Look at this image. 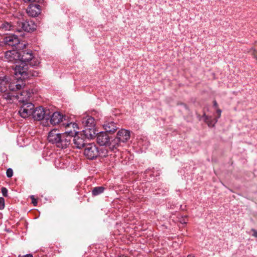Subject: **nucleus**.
<instances>
[{
	"label": "nucleus",
	"instance_id": "f257e3e1",
	"mask_svg": "<svg viewBox=\"0 0 257 257\" xmlns=\"http://www.w3.org/2000/svg\"><path fill=\"white\" fill-rule=\"evenodd\" d=\"M76 133L78 132L75 128L73 130L65 129L64 133H58L57 130H53L49 132L48 140L57 148L65 149L70 145L72 139Z\"/></svg>",
	"mask_w": 257,
	"mask_h": 257
},
{
	"label": "nucleus",
	"instance_id": "f03ea898",
	"mask_svg": "<svg viewBox=\"0 0 257 257\" xmlns=\"http://www.w3.org/2000/svg\"><path fill=\"white\" fill-rule=\"evenodd\" d=\"M81 122L84 126L83 133L88 139H92L96 137L97 131L95 128V122L93 117L87 115L81 119Z\"/></svg>",
	"mask_w": 257,
	"mask_h": 257
},
{
	"label": "nucleus",
	"instance_id": "7ed1b4c3",
	"mask_svg": "<svg viewBox=\"0 0 257 257\" xmlns=\"http://www.w3.org/2000/svg\"><path fill=\"white\" fill-rule=\"evenodd\" d=\"M13 82L9 83L8 87L10 91L9 92H6L4 94L3 97L5 99L9 101V102H13L15 100H17L18 94L16 91H20L21 89L25 86V84L23 82L21 83H18Z\"/></svg>",
	"mask_w": 257,
	"mask_h": 257
},
{
	"label": "nucleus",
	"instance_id": "20e7f679",
	"mask_svg": "<svg viewBox=\"0 0 257 257\" xmlns=\"http://www.w3.org/2000/svg\"><path fill=\"white\" fill-rule=\"evenodd\" d=\"M49 119L53 125H56L60 123L61 126L65 127L66 130L72 127V128H77V124L75 123H65L63 122V119L66 120L65 116L62 115L59 112H55L52 115L48 114Z\"/></svg>",
	"mask_w": 257,
	"mask_h": 257
},
{
	"label": "nucleus",
	"instance_id": "39448f33",
	"mask_svg": "<svg viewBox=\"0 0 257 257\" xmlns=\"http://www.w3.org/2000/svg\"><path fill=\"white\" fill-rule=\"evenodd\" d=\"M20 55V62L29 65L34 67L37 66L39 62L34 57L31 50H22L19 51Z\"/></svg>",
	"mask_w": 257,
	"mask_h": 257
},
{
	"label": "nucleus",
	"instance_id": "423d86ee",
	"mask_svg": "<svg viewBox=\"0 0 257 257\" xmlns=\"http://www.w3.org/2000/svg\"><path fill=\"white\" fill-rule=\"evenodd\" d=\"M84 155L89 160L96 159L99 156L98 147L94 143H88L85 148Z\"/></svg>",
	"mask_w": 257,
	"mask_h": 257
},
{
	"label": "nucleus",
	"instance_id": "0eeeda50",
	"mask_svg": "<svg viewBox=\"0 0 257 257\" xmlns=\"http://www.w3.org/2000/svg\"><path fill=\"white\" fill-rule=\"evenodd\" d=\"M19 110V113L23 118H27L33 114V109L34 108V104L31 102L22 103Z\"/></svg>",
	"mask_w": 257,
	"mask_h": 257
},
{
	"label": "nucleus",
	"instance_id": "6e6552de",
	"mask_svg": "<svg viewBox=\"0 0 257 257\" xmlns=\"http://www.w3.org/2000/svg\"><path fill=\"white\" fill-rule=\"evenodd\" d=\"M17 31L21 32L24 31L27 32H31L34 31L36 28V25L33 21H23L22 22H18Z\"/></svg>",
	"mask_w": 257,
	"mask_h": 257
},
{
	"label": "nucleus",
	"instance_id": "1a4fd4ad",
	"mask_svg": "<svg viewBox=\"0 0 257 257\" xmlns=\"http://www.w3.org/2000/svg\"><path fill=\"white\" fill-rule=\"evenodd\" d=\"M77 133L73 136V141L74 147H75L77 149H81L82 148L86 147L87 143V139H86L87 137L84 135V134H81L80 135L76 134Z\"/></svg>",
	"mask_w": 257,
	"mask_h": 257
},
{
	"label": "nucleus",
	"instance_id": "9d476101",
	"mask_svg": "<svg viewBox=\"0 0 257 257\" xmlns=\"http://www.w3.org/2000/svg\"><path fill=\"white\" fill-rule=\"evenodd\" d=\"M47 111L49 112V110H45L42 106L37 107L33 109L32 116L35 120H41L43 119L46 120L49 119L48 114Z\"/></svg>",
	"mask_w": 257,
	"mask_h": 257
},
{
	"label": "nucleus",
	"instance_id": "9b49d317",
	"mask_svg": "<svg viewBox=\"0 0 257 257\" xmlns=\"http://www.w3.org/2000/svg\"><path fill=\"white\" fill-rule=\"evenodd\" d=\"M28 65L21 62L20 65H16L15 68V74L16 76L20 75L23 79L27 78L29 77L28 74Z\"/></svg>",
	"mask_w": 257,
	"mask_h": 257
},
{
	"label": "nucleus",
	"instance_id": "f8f14e48",
	"mask_svg": "<svg viewBox=\"0 0 257 257\" xmlns=\"http://www.w3.org/2000/svg\"><path fill=\"white\" fill-rule=\"evenodd\" d=\"M20 55L18 51L13 50L7 51L5 57L8 62L19 63L20 62Z\"/></svg>",
	"mask_w": 257,
	"mask_h": 257
},
{
	"label": "nucleus",
	"instance_id": "ddd939ff",
	"mask_svg": "<svg viewBox=\"0 0 257 257\" xmlns=\"http://www.w3.org/2000/svg\"><path fill=\"white\" fill-rule=\"evenodd\" d=\"M119 125L114 122L111 118L105 120L103 124V127L106 132L110 134L114 133L118 128Z\"/></svg>",
	"mask_w": 257,
	"mask_h": 257
},
{
	"label": "nucleus",
	"instance_id": "4468645a",
	"mask_svg": "<svg viewBox=\"0 0 257 257\" xmlns=\"http://www.w3.org/2000/svg\"><path fill=\"white\" fill-rule=\"evenodd\" d=\"M96 136L97 137V143L99 145L107 146L109 143L110 138L107 133L103 132L98 133L97 132Z\"/></svg>",
	"mask_w": 257,
	"mask_h": 257
},
{
	"label": "nucleus",
	"instance_id": "2eb2a0df",
	"mask_svg": "<svg viewBox=\"0 0 257 257\" xmlns=\"http://www.w3.org/2000/svg\"><path fill=\"white\" fill-rule=\"evenodd\" d=\"M130 138V132L127 130L121 129L117 133V136L115 138L119 143H125Z\"/></svg>",
	"mask_w": 257,
	"mask_h": 257
},
{
	"label": "nucleus",
	"instance_id": "dca6fc26",
	"mask_svg": "<svg viewBox=\"0 0 257 257\" xmlns=\"http://www.w3.org/2000/svg\"><path fill=\"white\" fill-rule=\"evenodd\" d=\"M41 12V8L39 5L32 4L27 9V13L29 16L35 17L38 16Z\"/></svg>",
	"mask_w": 257,
	"mask_h": 257
},
{
	"label": "nucleus",
	"instance_id": "f3484780",
	"mask_svg": "<svg viewBox=\"0 0 257 257\" xmlns=\"http://www.w3.org/2000/svg\"><path fill=\"white\" fill-rule=\"evenodd\" d=\"M17 92L18 97H17V100L21 103L28 102V100L29 99L31 96V93L28 90L19 91Z\"/></svg>",
	"mask_w": 257,
	"mask_h": 257
},
{
	"label": "nucleus",
	"instance_id": "a211bd4d",
	"mask_svg": "<svg viewBox=\"0 0 257 257\" xmlns=\"http://www.w3.org/2000/svg\"><path fill=\"white\" fill-rule=\"evenodd\" d=\"M19 40L18 36L15 35L7 36L4 39L6 44L13 47L16 46L19 43Z\"/></svg>",
	"mask_w": 257,
	"mask_h": 257
},
{
	"label": "nucleus",
	"instance_id": "6ab92c4d",
	"mask_svg": "<svg viewBox=\"0 0 257 257\" xmlns=\"http://www.w3.org/2000/svg\"><path fill=\"white\" fill-rule=\"evenodd\" d=\"M7 82H9V78L5 76L0 82V94L6 92L7 90V86H6Z\"/></svg>",
	"mask_w": 257,
	"mask_h": 257
},
{
	"label": "nucleus",
	"instance_id": "aec40b11",
	"mask_svg": "<svg viewBox=\"0 0 257 257\" xmlns=\"http://www.w3.org/2000/svg\"><path fill=\"white\" fill-rule=\"evenodd\" d=\"M105 190V188L103 186H97L93 188L92 190V196H97L101 193H102Z\"/></svg>",
	"mask_w": 257,
	"mask_h": 257
},
{
	"label": "nucleus",
	"instance_id": "412c9836",
	"mask_svg": "<svg viewBox=\"0 0 257 257\" xmlns=\"http://www.w3.org/2000/svg\"><path fill=\"white\" fill-rule=\"evenodd\" d=\"M119 143L115 140V139H114L111 142L109 141V143L107 145L109 147V149L111 151H115V150L117 149V147L119 146Z\"/></svg>",
	"mask_w": 257,
	"mask_h": 257
},
{
	"label": "nucleus",
	"instance_id": "4be33fe9",
	"mask_svg": "<svg viewBox=\"0 0 257 257\" xmlns=\"http://www.w3.org/2000/svg\"><path fill=\"white\" fill-rule=\"evenodd\" d=\"M204 120L208 124L209 126H213L217 121V118L211 119L206 115H204Z\"/></svg>",
	"mask_w": 257,
	"mask_h": 257
},
{
	"label": "nucleus",
	"instance_id": "5701e85b",
	"mask_svg": "<svg viewBox=\"0 0 257 257\" xmlns=\"http://www.w3.org/2000/svg\"><path fill=\"white\" fill-rule=\"evenodd\" d=\"M12 26L8 22L3 23L0 26L1 29L3 31H10L11 30Z\"/></svg>",
	"mask_w": 257,
	"mask_h": 257
},
{
	"label": "nucleus",
	"instance_id": "b1692460",
	"mask_svg": "<svg viewBox=\"0 0 257 257\" xmlns=\"http://www.w3.org/2000/svg\"><path fill=\"white\" fill-rule=\"evenodd\" d=\"M26 47V45L24 43H21L20 41L19 40V43L18 44V45H16V46L15 47L17 50V51H21V49H23Z\"/></svg>",
	"mask_w": 257,
	"mask_h": 257
},
{
	"label": "nucleus",
	"instance_id": "393cba45",
	"mask_svg": "<svg viewBox=\"0 0 257 257\" xmlns=\"http://www.w3.org/2000/svg\"><path fill=\"white\" fill-rule=\"evenodd\" d=\"M7 176L8 178H11L13 175V171L11 168H9L7 169L6 172Z\"/></svg>",
	"mask_w": 257,
	"mask_h": 257
},
{
	"label": "nucleus",
	"instance_id": "a878e982",
	"mask_svg": "<svg viewBox=\"0 0 257 257\" xmlns=\"http://www.w3.org/2000/svg\"><path fill=\"white\" fill-rule=\"evenodd\" d=\"M5 207V200L3 198H0V210H2Z\"/></svg>",
	"mask_w": 257,
	"mask_h": 257
},
{
	"label": "nucleus",
	"instance_id": "bb28decb",
	"mask_svg": "<svg viewBox=\"0 0 257 257\" xmlns=\"http://www.w3.org/2000/svg\"><path fill=\"white\" fill-rule=\"evenodd\" d=\"M2 193L3 195L5 197H7L8 196V190L5 187H3L2 188Z\"/></svg>",
	"mask_w": 257,
	"mask_h": 257
},
{
	"label": "nucleus",
	"instance_id": "cd10ccee",
	"mask_svg": "<svg viewBox=\"0 0 257 257\" xmlns=\"http://www.w3.org/2000/svg\"><path fill=\"white\" fill-rule=\"evenodd\" d=\"M31 198L32 199V203L33 204L34 206H37V200L36 199L33 195L31 196Z\"/></svg>",
	"mask_w": 257,
	"mask_h": 257
},
{
	"label": "nucleus",
	"instance_id": "c85d7f7f",
	"mask_svg": "<svg viewBox=\"0 0 257 257\" xmlns=\"http://www.w3.org/2000/svg\"><path fill=\"white\" fill-rule=\"evenodd\" d=\"M180 222L182 224H185L187 223L186 218V217H182V218L180 219Z\"/></svg>",
	"mask_w": 257,
	"mask_h": 257
},
{
	"label": "nucleus",
	"instance_id": "c756f323",
	"mask_svg": "<svg viewBox=\"0 0 257 257\" xmlns=\"http://www.w3.org/2000/svg\"><path fill=\"white\" fill-rule=\"evenodd\" d=\"M217 117L216 118H218L220 117V115H221V110L220 109H218L217 110Z\"/></svg>",
	"mask_w": 257,
	"mask_h": 257
},
{
	"label": "nucleus",
	"instance_id": "7c9ffc66",
	"mask_svg": "<svg viewBox=\"0 0 257 257\" xmlns=\"http://www.w3.org/2000/svg\"><path fill=\"white\" fill-rule=\"evenodd\" d=\"M22 257H33V256L32 254L29 253L24 255Z\"/></svg>",
	"mask_w": 257,
	"mask_h": 257
},
{
	"label": "nucleus",
	"instance_id": "2f4dec72",
	"mask_svg": "<svg viewBox=\"0 0 257 257\" xmlns=\"http://www.w3.org/2000/svg\"><path fill=\"white\" fill-rule=\"evenodd\" d=\"M25 3L34 2L36 0H23Z\"/></svg>",
	"mask_w": 257,
	"mask_h": 257
},
{
	"label": "nucleus",
	"instance_id": "473e14b6",
	"mask_svg": "<svg viewBox=\"0 0 257 257\" xmlns=\"http://www.w3.org/2000/svg\"><path fill=\"white\" fill-rule=\"evenodd\" d=\"M213 106H215V107H217V102L214 100L213 101Z\"/></svg>",
	"mask_w": 257,
	"mask_h": 257
},
{
	"label": "nucleus",
	"instance_id": "72a5a7b5",
	"mask_svg": "<svg viewBox=\"0 0 257 257\" xmlns=\"http://www.w3.org/2000/svg\"><path fill=\"white\" fill-rule=\"evenodd\" d=\"M253 235H254L255 237H257V231H254Z\"/></svg>",
	"mask_w": 257,
	"mask_h": 257
},
{
	"label": "nucleus",
	"instance_id": "f704fd0d",
	"mask_svg": "<svg viewBox=\"0 0 257 257\" xmlns=\"http://www.w3.org/2000/svg\"><path fill=\"white\" fill-rule=\"evenodd\" d=\"M32 75H33V76H37V73L36 74H32Z\"/></svg>",
	"mask_w": 257,
	"mask_h": 257
}]
</instances>
